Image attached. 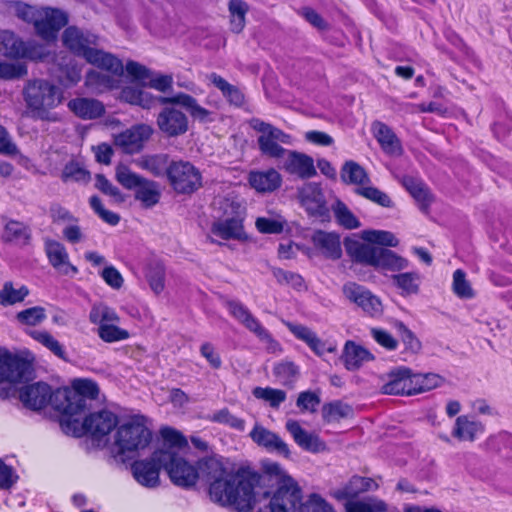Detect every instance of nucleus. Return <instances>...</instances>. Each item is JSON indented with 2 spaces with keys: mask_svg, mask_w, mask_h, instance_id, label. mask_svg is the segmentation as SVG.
Segmentation results:
<instances>
[{
  "mask_svg": "<svg viewBox=\"0 0 512 512\" xmlns=\"http://www.w3.org/2000/svg\"><path fill=\"white\" fill-rule=\"evenodd\" d=\"M120 98L126 103L148 110L160 105L156 125L166 138H178L189 131V117L183 110L193 121L199 123H211L215 119L213 111L201 106L195 97L185 92L172 96H155L139 87L126 86L122 88Z\"/></svg>",
  "mask_w": 512,
  "mask_h": 512,
  "instance_id": "1",
  "label": "nucleus"
},
{
  "mask_svg": "<svg viewBox=\"0 0 512 512\" xmlns=\"http://www.w3.org/2000/svg\"><path fill=\"white\" fill-rule=\"evenodd\" d=\"M197 469L209 482L208 491L213 502L238 512L253 510V487L263 480L259 472L245 467H240L235 473L229 472L215 457L200 459Z\"/></svg>",
  "mask_w": 512,
  "mask_h": 512,
  "instance_id": "2",
  "label": "nucleus"
},
{
  "mask_svg": "<svg viewBox=\"0 0 512 512\" xmlns=\"http://www.w3.org/2000/svg\"><path fill=\"white\" fill-rule=\"evenodd\" d=\"M263 480L253 487V506L256 494H261L257 512H296L303 492L298 482L278 463L269 464Z\"/></svg>",
  "mask_w": 512,
  "mask_h": 512,
  "instance_id": "3",
  "label": "nucleus"
},
{
  "mask_svg": "<svg viewBox=\"0 0 512 512\" xmlns=\"http://www.w3.org/2000/svg\"><path fill=\"white\" fill-rule=\"evenodd\" d=\"M249 125L253 130L261 133L257 143L262 155L280 159L287 152L288 156L283 165L287 173L297 175L301 179H309L317 174L311 156L298 151H288L278 143L289 144L291 139L289 134L259 118H252Z\"/></svg>",
  "mask_w": 512,
  "mask_h": 512,
  "instance_id": "4",
  "label": "nucleus"
},
{
  "mask_svg": "<svg viewBox=\"0 0 512 512\" xmlns=\"http://www.w3.org/2000/svg\"><path fill=\"white\" fill-rule=\"evenodd\" d=\"M99 37L77 26H68L62 34L63 45L75 56L83 58L88 64L114 75L122 76L123 62L110 52L98 49Z\"/></svg>",
  "mask_w": 512,
  "mask_h": 512,
  "instance_id": "5",
  "label": "nucleus"
},
{
  "mask_svg": "<svg viewBox=\"0 0 512 512\" xmlns=\"http://www.w3.org/2000/svg\"><path fill=\"white\" fill-rule=\"evenodd\" d=\"M99 387L91 379H75L71 387H60L55 390L56 411L60 419H73L82 416L88 409V401L98 398Z\"/></svg>",
  "mask_w": 512,
  "mask_h": 512,
  "instance_id": "6",
  "label": "nucleus"
},
{
  "mask_svg": "<svg viewBox=\"0 0 512 512\" xmlns=\"http://www.w3.org/2000/svg\"><path fill=\"white\" fill-rule=\"evenodd\" d=\"M27 107L41 120L55 122L59 118L51 110L62 101L60 89L44 79L29 80L23 90Z\"/></svg>",
  "mask_w": 512,
  "mask_h": 512,
  "instance_id": "7",
  "label": "nucleus"
},
{
  "mask_svg": "<svg viewBox=\"0 0 512 512\" xmlns=\"http://www.w3.org/2000/svg\"><path fill=\"white\" fill-rule=\"evenodd\" d=\"M345 248L355 262L372 266L375 269L397 272L407 268L409 264L407 259L387 248L359 241H346Z\"/></svg>",
  "mask_w": 512,
  "mask_h": 512,
  "instance_id": "8",
  "label": "nucleus"
},
{
  "mask_svg": "<svg viewBox=\"0 0 512 512\" xmlns=\"http://www.w3.org/2000/svg\"><path fill=\"white\" fill-rule=\"evenodd\" d=\"M153 433L143 415H133L118 425L115 433V446L119 455L133 457L149 447Z\"/></svg>",
  "mask_w": 512,
  "mask_h": 512,
  "instance_id": "9",
  "label": "nucleus"
},
{
  "mask_svg": "<svg viewBox=\"0 0 512 512\" xmlns=\"http://www.w3.org/2000/svg\"><path fill=\"white\" fill-rule=\"evenodd\" d=\"M60 426L67 435L80 438L90 435L95 439H101L118 427V416L106 409L90 413L83 420L77 416L71 420L60 419Z\"/></svg>",
  "mask_w": 512,
  "mask_h": 512,
  "instance_id": "10",
  "label": "nucleus"
},
{
  "mask_svg": "<svg viewBox=\"0 0 512 512\" xmlns=\"http://www.w3.org/2000/svg\"><path fill=\"white\" fill-rule=\"evenodd\" d=\"M221 209L222 216L211 224V233L225 241L247 240L244 227L246 213L242 205L237 201L225 199L221 203Z\"/></svg>",
  "mask_w": 512,
  "mask_h": 512,
  "instance_id": "11",
  "label": "nucleus"
},
{
  "mask_svg": "<svg viewBox=\"0 0 512 512\" xmlns=\"http://www.w3.org/2000/svg\"><path fill=\"white\" fill-rule=\"evenodd\" d=\"M169 449H156L149 458L137 459L131 463V473L138 484L146 488L160 485V472L166 471Z\"/></svg>",
  "mask_w": 512,
  "mask_h": 512,
  "instance_id": "12",
  "label": "nucleus"
},
{
  "mask_svg": "<svg viewBox=\"0 0 512 512\" xmlns=\"http://www.w3.org/2000/svg\"><path fill=\"white\" fill-rule=\"evenodd\" d=\"M89 320L92 324L98 325V336L106 343H114L130 337L128 330L117 326L120 317L115 309L105 304L94 305L90 310Z\"/></svg>",
  "mask_w": 512,
  "mask_h": 512,
  "instance_id": "13",
  "label": "nucleus"
},
{
  "mask_svg": "<svg viewBox=\"0 0 512 512\" xmlns=\"http://www.w3.org/2000/svg\"><path fill=\"white\" fill-rule=\"evenodd\" d=\"M168 181L177 194L191 195L202 187V175L189 161H171Z\"/></svg>",
  "mask_w": 512,
  "mask_h": 512,
  "instance_id": "14",
  "label": "nucleus"
},
{
  "mask_svg": "<svg viewBox=\"0 0 512 512\" xmlns=\"http://www.w3.org/2000/svg\"><path fill=\"white\" fill-rule=\"evenodd\" d=\"M344 297L366 316L380 317L383 314L381 299L369 288L354 281H347L342 286Z\"/></svg>",
  "mask_w": 512,
  "mask_h": 512,
  "instance_id": "15",
  "label": "nucleus"
},
{
  "mask_svg": "<svg viewBox=\"0 0 512 512\" xmlns=\"http://www.w3.org/2000/svg\"><path fill=\"white\" fill-rule=\"evenodd\" d=\"M301 206L309 217L321 222L330 221V210L320 184L308 183L299 191Z\"/></svg>",
  "mask_w": 512,
  "mask_h": 512,
  "instance_id": "16",
  "label": "nucleus"
},
{
  "mask_svg": "<svg viewBox=\"0 0 512 512\" xmlns=\"http://www.w3.org/2000/svg\"><path fill=\"white\" fill-rule=\"evenodd\" d=\"M229 313L238 320L246 329L254 333L255 336L263 342L269 344V347H278L279 343L272 334L262 325V323L251 313V311L240 301L230 300L226 304Z\"/></svg>",
  "mask_w": 512,
  "mask_h": 512,
  "instance_id": "17",
  "label": "nucleus"
},
{
  "mask_svg": "<svg viewBox=\"0 0 512 512\" xmlns=\"http://www.w3.org/2000/svg\"><path fill=\"white\" fill-rule=\"evenodd\" d=\"M32 376L31 363L25 358L8 351L0 352V382L22 383Z\"/></svg>",
  "mask_w": 512,
  "mask_h": 512,
  "instance_id": "18",
  "label": "nucleus"
},
{
  "mask_svg": "<svg viewBox=\"0 0 512 512\" xmlns=\"http://www.w3.org/2000/svg\"><path fill=\"white\" fill-rule=\"evenodd\" d=\"M166 460V472L173 484L182 488H191L196 485L199 472L196 466L190 464L173 450H169Z\"/></svg>",
  "mask_w": 512,
  "mask_h": 512,
  "instance_id": "19",
  "label": "nucleus"
},
{
  "mask_svg": "<svg viewBox=\"0 0 512 512\" xmlns=\"http://www.w3.org/2000/svg\"><path fill=\"white\" fill-rule=\"evenodd\" d=\"M19 399L24 407L39 411L47 407L49 404L56 411L55 391L45 382H36L23 386L19 390Z\"/></svg>",
  "mask_w": 512,
  "mask_h": 512,
  "instance_id": "20",
  "label": "nucleus"
},
{
  "mask_svg": "<svg viewBox=\"0 0 512 512\" xmlns=\"http://www.w3.org/2000/svg\"><path fill=\"white\" fill-rule=\"evenodd\" d=\"M1 44L3 54L10 59L41 60L44 56L40 45L26 43L10 31L3 32Z\"/></svg>",
  "mask_w": 512,
  "mask_h": 512,
  "instance_id": "21",
  "label": "nucleus"
},
{
  "mask_svg": "<svg viewBox=\"0 0 512 512\" xmlns=\"http://www.w3.org/2000/svg\"><path fill=\"white\" fill-rule=\"evenodd\" d=\"M153 134V128L148 124L134 125L115 137V145L126 154L139 153Z\"/></svg>",
  "mask_w": 512,
  "mask_h": 512,
  "instance_id": "22",
  "label": "nucleus"
},
{
  "mask_svg": "<svg viewBox=\"0 0 512 512\" xmlns=\"http://www.w3.org/2000/svg\"><path fill=\"white\" fill-rule=\"evenodd\" d=\"M412 370L405 366H398L390 370L385 377V382L380 388L385 395H412Z\"/></svg>",
  "mask_w": 512,
  "mask_h": 512,
  "instance_id": "23",
  "label": "nucleus"
},
{
  "mask_svg": "<svg viewBox=\"0 0 512 512\" xmlns=\"http://www.w3.org/2000/svg\"><path fill=\"white\" fill-rule=\"evenodd\" d=\"M43 18L34 22L36 33L44 40H53L57 33L67 25L68 16L58 8L47 7L43 9Z\"/></svg>",
  "mask_w": 512,
  "mask_h": 512,
  "instance_id": "24",
  "label": "nucleus"
},
{
  "mask_svg": "<svg viewBox=\"0 0 512 512\" xmlns=\"http://www.w3.org/2000/svg\"><path fill=\"white\" fill-rule=\"evenodd\" d=\"M44 251L49 264L59 273L74 276L78 268L70 262L65 245L57 240L47 238L44 242Z\"/></svg>",
  "mask_w": 512,
  "mask_h": 512,
  "instance_id": "25",
  "label": "nucleus"
},
{
  "mask_svg": "<svg viewBox=\"0 0 512 512\" xmlns=\"http://www.w3.org/2000/svg\"><path fill=\"white\" fill-rule=\"evenodd\" d=\"M379 484L374 478L353 475L342 487L333 490L330 494L338 501L355 500L361 494L376 491Z\"/></svg>",
  "mask_w": 512,
  "mask_h": 512,
  "instance_id": "26",
  "label": "nucleus"
},
{
  "mask_svg": "<svg viewBox=\"0 0 512 512\" xmlns=\"http://www.w3.org/2000/svg\"><path fill=\"white\" fill-rule=\"evenodd\" d=\"M249 436L254 443L267 452L277 453L287 459L291 457L288 444L277 433L256 424L250 431Z\"/></svg>",
  "mask_w": 512,
  "mask_h": 512,
  "instance_id": "27",
  "label": "nucleus"
},
{
  "mask_svg": "<svg viewBox=\"0 0 512 512\" xmlns=\"http://www.w3.org/2000/svg\"><path fill=\"white\" fill-rule=\"evenodd\" d=\"M285 325L296 339L306 343V345L311 349V351L318 357H322L326 352H337V345L335 343H327L323 341L309 327L302 324H294L291 322H286Z\"/></svg>",
  "mask_w": 512,
  "mask_h": 512,
  "instance_id": "28",
  "label": "nucleus"
},
{
  "mask_svg": "<svg viewBox=\"0 0 512 512\" xmlns=\"http://www.w3.org/2000/svg\"><path fill=\"white\" fill-rule=\"evenodd\" d=\"M285 428L302 450L319 453L326 449L325 442L317 434L306 431L297 420H287Z\"/></svg>",
  "mask_w": 512,
  "mask_h": 512,
  "instance_id": "29",
  "label": "nucleus"
},
{
  "mask_svg": "<svg viewBox=\"0 0 512 512\" xmlns=\"http://www.w3.org/2000/svg\"><path fill=\"white\" fill-rule=\"evenodd\" d=\"M485 432V425L472 415H460L456 418L451 435L460 442H474Z\"/></svg>",
  "mask_w": 512,
  "mask_h": 512,
  "instance_id": "30",
  "label": "nucleus"
},
{
  "mask_svg": "<svg viewBox=\"0 0 512 512\" xmlns=\"http://www.w3.org/2000/svg\"><path fill=\"white\" fill-rule=\"evenodd\" d=\"M69 110L82 120H94L105 114L104 104L94 98L76 97L69 100Z\"/></svg>",
  "mask_w": 512,
  "mask_h": 512,
  "instance_id": "31",
  "label": "nucleus"
},
{
  "mask_svg": "<svg viewBox=\"0 0 512 512\" xmlns=\"http://www.w3.org/2000/svg\"><path fill=\"white\" fill-rule=\"evenodd\" d=\"M371 130L384 153L388 155L402 154L401 141L387 124L381 121H374Z\"/></svg>",
  "mask_w": 512,
  "mask_h": 512,
  "instance_id": "32",
  "label": "nucleus"
},
{
  "mask_svg": "<svg viewBox=\"0 0 512 512\" xmlns=\"http://www.w3.org/2000/svg\"><path fill=\"white\" fill-rule=\"evenodd\" d=\"M312 243L328 259L338 260L342 256L340 236L334 232L316 230Z\"/></svg>",
  "mask_w": 512,
  "mask_h": 512,
  "instance_id": "33",
  "label": "nucleus"
},
{
  "mask_svg": "<svg viewBox=\"0 0 512 512\" xmlns=\"http://www.w3.org/2000/svg\"><path fill=\"white\" fill-rule=\"evenodd\" d=\"M402 185L418 203L420 210L428 213L434 197L427 184L420 178L406 175L402 178Z\"/></svg>",
  "mask_w": 512,
  "mask_h": 512,
  "instance_id": "34",
  "label": "nucleus"
},
{
  "mask_svg": "<svg viewBox=\"0 0 512 512\" xmlns=\"http://www.w3.org/2000/svg\"><path fill=\"white\" fill-rule=\"evenodd\" d=\"M344 367L348 371L358 370L365 362L374 360L373 354L352 340L345 342L341 355Z\"/></svg>",
  "mask_w": 512,
  "mask_h": 512,
  "instance_id": "35",
  "label": "nucleus"
},
{
  "mask_svg": "<svg viewBox=\"0 0 512 512\" xmlns=\"http://www.w3.org/2000/svg\"><path fill=\"white\" fill-rule=\"evenodd\" d=\"M30 240L31 231L28 225L15 219L5 221L1 234V241L3 243L28 245Z\"/></svg>",
  "mask_w": 512,
  "mask_h": 512,
  "instance_id": "36",
  "label": "nucleus"
},
{
  "mask_svg": "<svg viewBox=\"0 0 512 512\" xmlns=\"http://www.w3.org/2000/svg\"><path fill=\"white\" fill-rule=\"evenodd\" d=\"M282 178L279 172L271 168L267 171L251 172L249 184L258 192H272L281 186Z\"/></svg>",
  "mask_w": 512,
  "mask_h": 512,
  "instance_id": "37",
  "label": "nucleus"
},
{
  "mask_svg": "<svg viewBox=\"0 0 512 512\" xmlns=\"http://www.w3.org/2000/svg\"><path fill=\"white\" fill-rule=\"evenodd\" d=\"M107 73L103 74L95 70L88 71L85 76V86L95 93H104L117 89L120 83L117 79L119 76L110 72Z\"/></svg>",
  "mask_w": 512,
  "mask_h": 512,
  "instance_id": "38",
  "label": "nucleus"
},
{
  "mask_svg": "<svg viewBox=\"0 0 512 512\" xmlns=\"http://www.w3.org/2000/svg\"><path fill=\"white\" fill-rule=\"evenodd\" d=\"M322 419L325 423H335L342 419L351 418L354 414L352 406L341 400L327 402L321 409Z\"/></svg>",
  "mask_w": 512,
  "mask_h": 512,
  "instance_id": "39",
  "label": "nucleus"
},
{
  "mask_svg": "<svg viewBox=\"0 0 512 512\" xmlns=\"http://www.w3.org/2000/svg\"><path fill=\"white\" fill-rule=\"evenodd\" d=\"M209 78L231 105L236 107L244 105L245 95L237 86L230 84L222 76L216 73H212Z\"/></svg>",
  "mask_w": 512,
  "mask_h": 512,
  "instance_id": "40",
  "label": "nucleus"
},
{
  "mask_svg": "<svg viewBox=\"0 0 512 512\" xmlns=\"http://www.w3.org/2000/svg\"><path fill=\"white\" fill-rule=\"evenodd\" d=\"M340 175L344 183L353 184L357 187H363L370 182L365 169L353 160H348L344 163Z\"/></svg>",
  "mask_w": 512,
  "mask_h": 512,
  "instance_id": "41",
  "label": "nucleus"
},
{
  "mask_svg": "<svg viewBox=\"0 0 512 512\" xmlns=\"http://www.w3.org/2000/svg\"><path fill=\"white\" fill-rule=\"evenodd\" d=\"M393 284L403 297L418 294L421 276L418 272H404L392 275Z\"/></svg>",
  "mask_w": 512,
  "mask_h": 512,
  "instance_id": "42",
  "label": "nucleus"
},
{
  "mask_svg": "<svg viewBox=\"0 0 512 512\" xmlns=\"http://www.w3.org/2000/svg\"><path fill=\"white\" fill-rule=\"evenodd\" d=\"M134 198L140 201L141 206L145 209L154 207L159 203L161 198L158 184L146 178L143 184L134 192Z\"/></svg>",
  "mask_w": 512,
  "mask_h": 512,
  "instance_id": "43",
  "label": "nucleus"
},
{
  "mask_svg": "<svg viewBox=\"0 0 512 512\" xmlns=\"http://www.w3.org/2000/svg\"><path fill=\"white\" fill-rule=\"evenodd\" d=\"M165 266L161 261H151L145 272L147 282L155 294H160L165 288Z\"/></svg>",
  "mask_w": 512,
  "mask_h": 512,
  "instance_id": "44",
  "label": "nucleus"
},
{
  "mask_svg": "<svg viewBox=\"0 0 512 512\" xmlns=\"http://www.w3.org/2000/svg\"><path fill=\"white\" fill-rule=\"evenodd\" d=\"M29 293L30 291L27 286L22 285L16 289L11 281H6L0 290V305L7 307L21 303Z\"/></svg>",
  "mask_w": 512,
  "mask_h": 512,
  "instance_id": "45",
  "label": "nucleus"
},
{
  "mask_svg": "<svg viewBox=\"0 0 512 512\" xmlns=\"http://www.w3.org/2000/svg\"><path fill=\"white\" fill-rule=\"evenodd\" d=\"M274 377L284 386H292L300 374L299 366L293 361H280L273 366Z\"/></svg>",
  "mask_w": 512,
  "mask_h": 512,
  "instance_id": "46",
  "label": "nucleus"
},
{
  "mask_svg": "<svg viewBox=\"0 0 512 512\" xmlns=\"http://www.w3.org/2000/svg\"><path fill=\"white\" fill-rule=\"evenodd\" d=\"M412 395L424 393L439 387L443 378L436 373H413L412 372Z\"/></svg>",
  "mask_w": 512,
  "mask_h": 512,
  "instance_id": "47",
  "label": "nucleus"
},
{
  "mask_svg": "<svg viewBox=\"0 0 512 512\" xmlns=\"http://www.w3.org/2000/svg\"><path fill=\"white\" fill-rule=\"evenodd\" d=\"M344 502V508L347 512H387V503L378 498H372L369 502H364L359 499L347 500Z\"/></svg>",
  "mask_w": 512,
  "mask_h": 512,
  "instance_id": "48",
  "label": "nucleus"
},
{
  "mask_svg": "<svg viewBox=\"0 0 512 512\" xmlns=\"http://www.w3.org/2000/svg\"><path fill=\"white\" fill-rule=\"evenodd\" d=\"M169 156L167 154L148 155L142 159L141 167L155 177L166 175L168 177Z\"/></svg>",
  "mask_w": 512,
  "mask_h": 512,
  "instance_id": "49",
  "label": "nucleus"
},
{
  "mask_svg": "<svg viewBox=\"0 0 512 512\" xmlns=\"http://www.w3.org/2000/svg\"><path fill=\"white\" fill-rule=\"evenodd\" d=\"M228 9L231 18V31L240 33L245 27V16L248 12V5L243 0H230Z\"/></svg>",
  "mask_w": 512,
  "mask_h": 512,
  "instance_id": "50",
  "label": "nucleus"
},
{
  "mask_svg": "<svg viewBox=\"0 0 512 512\" xmlns=\"http://www.w3.org/2000/svg\"><path fill=\"white\" fill-rule=\"evenodd\" d=\"M32 339L48 348L60 359H66V352L60 342L47 331L29 330L26 332Z\"/></svg>",
  "mask_w": 512,
  "mask_h": 512,
  "instance_id": "51",
  "label": "nucleus"
},
{
  "mask_svg": "<svg viewBox=\"0 0 512 512\" xmlns=\"http://www.w3.org/2000/svg\"><path fill=\"white\" fill-rule=\"evenodd\" d=\"M333 211L337 223L345 229L352 230L360 227L361 223L358 218L341 200H337L335 202L333 205Z\"/></svg>",
  "mask_w": 512,
  "mask_h": 512,
  "instance_id": "52",
  "label": "nucleus"
},
{
  "mask_svg": "<svg viewBox=\"0 0 512 512\" xmlns=\"http://www.w3.org/2000/svg\"><path fill=\"white\" fill-rule=\"evenodd\" d=\"M17 322L25 326H37L47 318L46 310L42 306H33L17 312Z\"/></svg>",
  "mask_w": 512,
  "mask_h": 512,
  "instance_id": "53",
  "label": "nucleus"
},
{
  "mask_svg": "<svg viewBox=\"0 0 512 512\" xmlns=\"http://www.w3.org/2000/svg\"><path fill=\"white\" fill-rule=\"evenodd\" d=\"M355 193L363 198L385 208L393 206V201L388 194L373 186L357 187Z\"/></svg>",
  "mask_w": 512,
  "mask_h": 512,
  "instance_id": "54",
  "label": "nucleus"
},
{
  "mask_svg": "<svg viewBox=\"0 0 512 512\" xmlns=\"http://www.w3.org/2000/svg\"><path fill=\"white\" fill-rule=\"evenodd\" d=\"M252 393L254 397L267 401L269 405L275 409L279 408L287 398V394L284 390L271 387H255Z\"/></svg>",
  "mask_w": 512,
  "mask_h": 512,
  "instance_id": "55",
  "label": "nucleus"
},
{
  "mask_svg": "<svg viewBox=\"0 0 512 512\" xmlns=\"http://www.w3.org/2000/svg\"><path fill=\"white\" fill-rule=\"evenodd\" d=\"M116 180L125 189L134 190L135 192L146 178L133 172L127 166H121L116 170Z\"/></svg>",
  "mask_w": 512,
  "mask_h": 512,
  "instance_id": "56",
  "label": "nucleus"
},
{
  "mask_svg": "<svg viewBox=\"0 0 512 512\" xmlns=\"http://www.w3.org/2000/svg\"><path fill=\"white\" fill-rule=\"evenodd\" d=\"M297 510H299V512H335L332 505L315 493L311 494L304 503H302L301 500L296 508V511Z\"/></svg>",
  "mask_w": 512,
  "mask_h": 512,
  "instance_id": "57",
  "label": "nucleus"
},
{
  "mask_svg": "<svg viewBox=\"0 0 512 512\" xmlns=\"http://www.w3.org/2000/svg\"><path fill=\"white\" fill-rule=\"evenodd\" d=\"M210 420L215 423L224 424L237 431H244L245 420L233 415L228 408H222L216 411Z\"/></svg>",
  "mask_w": 512,
  "mask_h": 512,
  "instance_id": "58",
  "label": "nucleus"
},
{
  "mask_svg": "<svg viewBox=\"0 0 512 512\" xmlns=\"http://www.w3.org/2000/svg\"><path fill=\"white\" fill-rule=\"evenodd\" d=\"M396 328L400 340L405 346V350L411 353H418L421 350L422 345L414 332L410 330L403 322H399L396 325Z\"/></svg>",
  "mask_w": 512,
  "mask_h": 512,
  "instance_id": "59",
  "label": "nucleus"
},
{
  "mask_svg": "<svg viewBox=\"0 0 512 512\" xmlns=\"http://www.w3.org/2000/svg\"><path fill=\"white\" fill-rule=\"evenodd\" d=\"M89 205L91 209L107 224L116 226L120 222L119 214L104 208L101 199L97 195H92L89 198Z\"/></svg>",
  "mask_w": 512,
  "mask_h": 512,
  "instance_id": "60",
  "label": "nucleus"
},
{
  "mask_svg": "<svg viewBox=\"0 0 512 512\" xmlns=\"http://www.w3.org/2000/svg\"><path fill=\"white\" fill-rule=\"evenodd\" d=\"M320 403L319 394L310 390L300 392L296 400V405L301 412L315 413Z\"/></svg>",
  "mask_w": 512,
  "mask_h": 512,
  "instance_id": "61",
  "label": "nucleus"
},
{
  "mask_svg": "<svg viewBox=\"0 0 512 512\" xmlns=\"http://www.w3.org/2000/svg\"><path fill=\"white\" fill-rule=\"evenodd\" d=\"M453 292L460 298H472L473 290L466 280V274L463 270L457 269L453 273Z\"/></svg>",
  "mask_w": 512,
  "mask_h": 512,
  "instance_id": "62",
  "label": "nucleus"
},
{
  "mask_svg": "<svg viewBox=\"0 0 512 512\" xmlns=\"http://www.w3.org/2000/svg\"><path fill=\"white\" fill-rule=\"evenodd\" d=\"M95 187L105 195L112 197L117 203L124 202L125 198L121 191L114 186L103 174H97Z\"/></svg>",
  "mask_w": 512,
  "mask_h": 512,
  "instance_id": "63",
  "label": "nucleus"
},
{
  "mask_svg": "<svg viewBox=\"0 0 512 512\" xmlns=\"http://www.w3.org/2000/svg\"><path fill=\"white\" fill-rule=\"evenodd\" d=\"M161 435L166 444L169 446V450H172L171 448H185L188 446V441L186 437L178 430L171 428V427H165L161 430Z\"/></svg>",
  "mask_w": 512,
  "mask_h": 512,
  "instance_id": "64",
  "label": "nucleus"
}]
</instances>
